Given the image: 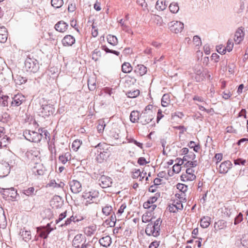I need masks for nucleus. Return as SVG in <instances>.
Masks as SVG:
<instances>
[{"mask_svg":"<svg viewBox=\"0 0 248 248\" xmlns=\"http://www.w3.org/2000/svg\"><path fill=\"white\" fill-rule=\"evenodd\" d=\"M9 143V139L4 135L0 139V148L6 147Z\"/></svg>","mask_w":248,"mask_h":248,"instance_id":"obj_35","label":"nucleus"},{"mask_svg":"<svg viewBox=\"0 0 248 248\" xmlns=\"http://www.w3.org/2000/svg\"><path fill=\"white\" fill-rule=\"evenodd\" d=\"M21 236L25 241L30 240L31 238V232L28 231H22Z\"/></svg>","mask_w":248,"mask_h":248,"instance_id":"obj_37","label":"nucleus"},{"mask_svg":"<svg viewBox=\"0 0 248 248\" xmlns=\"http://www.w3.org/2000/svg\"><path fill=\"white\" fill-rule=\"evenodd\" d=\"M97 230L96 225L93 224L84 228V232L88 236H91Z\"/></svg>","mask_w":248,"mask_h":248,"instance_id":"obj_24","label":"nucleus"},{"mask_svg":"<svg viewBox=\"0 0 248 248\" xmlns=\"http://www.w3.org/2000/svg\"><path fill=\"white\" fill-rule=\"evenodd\" d=\"M85 238V236L82 234H78L73 240V246L75 248L79 247V244L84 240Z\"/></svg>","mask_w":248,"mask_h":248,"instance_id":"obj_21","label":"nucleus"},{"mask_svg":"<svg viewBox=\"0 0 248 248\" xmlns=\"http://www.w3.org/2000/svg\"><path fill=\"white\" fill-rule=\"evenodd\" d=\"M162 220L160 218L157 219L154 222L149 223L145 228V233L148 236L157 237L160 235V225Z\"/></svg>","mask_w":248,"mask_h":248,"instance_id":"obj_1","label":"nucleus"},{"mask_svg":"<svg viewBox=\"0 0 248 248\" xmlns=\"http://www.w3.org/2000/svg\"><path fill=\"white\" fill-rule=\"evenodd\" d=\"M25 138L30 141L38 142L40 141L42 138L43 135L38 132L34 131L26 130L23 133Z\"/></svg>","mask_w":248,"mask_h":248,"instance_id":"obj_3","label":"nucleus"},{"mask_svg":"<svg viewBox=\"0 0 248 248\" xmlns=\"http://www.w3.org/2000/svg\"><path fill=\"white\" fill-rule=\"evenodd\" d=\"M243 220V214L239 213V214L235 217L234 223L236 225L241 222Z\"/></svg>","mask_w":248,"mask_h":248,"instance_id":"obj_53","label":"nucleus"},{"mask_svg":"<svg viewBox=\"0 0 248 248\" xmlns=\"http://www.w3.org/2000/svg\"><path fill=\"white\" fill-rule=\"evenodd\" d=\"M9 172V164L6 163H0V177L6 176Z\"/></svg>","mask_w":248,"mask_h":248,"instance_id":"obj_22","label":"nucleus"},{"mask_svg":"<svg viewBox=\"0 0 248 248\" xmlns=\"http://www.w3.org/2000/svg\"><path fill=\"white\" fill-rule=\"evenodd\" d=\"M170 102V95L168 93L164 94L161 99V105L163 107H167Z\"/></svg>","mask_w":248,"mask_h":248,"instance_id":"obj_30","label":"nucleus"},{"mask_svg":"<svg viewBox=\"0 0 248 248\" xmlns=\"http://www.w3.org/2000/svg\"><path fill=\"white\" fill-rule=\"evenodd\" d=\"M13 78L15 82L19 85L24 83L26 81V79H25V78L17 74L15 76H13Z\"/></svg>","mask_w":248,"mask_h":248,"instance_id":"obj_31","label":"nucleus"},{"mask_svg":"<svg viewBox=\"0 0 248 248\" xmlns=\"http://www.w3.org/2000/svg\"><path fill=\"white\" fill-rule=\"evenodd\" d=\"M147 71V67L143 64H138L135 67L134 72L140 77L144 75Z\"/></svg>","mask_w":248,"mask_h":248,"instance_id":"obj_18","label":"nucleus"},{"mask_svg":"<svg viewBox=\"0 0 248 248\" xmlns=\"http://www.w3.org/2000/svg\"><path fill=\"white\" fill-rule=\"evenodd\" d=\"M99 196V192L96 190H92L91 191H85L83 192L82 198L86 200L85 204L87 205L88 203H91L96 201V199Z\"/></svg>","mask_w":248,"mask_h":248,"instance_id":"obj_6","label":"nucleus"},{"mask_svg":"<svg viewBox=\"0 0 248 248\" xmlns=\"http://www.w3.org/2000/svg\"><path fill=\"white\" fill-rule=\"evenodd\" d=\"M76 217H74L73 216H71L69 218H68L65 221L63 226L64 225L65 226H67L70 224L72 222L73 223H75L76 222H78L80 219L78 218L75 220Z\"/></svg>","mask_w":248,"mask_h":248,"instance_id":"obj_43","label":"nucleus"},{"mask_svg":"<svg viewBox=\"0 0 248 248\" xmlns=\"http://www.w3.org/2000/svg\"><path fill=\"white\" fill-rule=\"evenodd\" d=\"M107 145L105 143L99 142L96 145L92 144V146L98 148L100 150V154L96 156V159L99 163H101L104 160H106L110 155V154L104 151L105 147Z\"/></svg>","mask_w":248,"mask_h":248,"instance_id":"obj_2","label":"nucleus"},{"mask_svg":"<svg viewBox=\"0 0 248 248\" xmlns=\"http://www.w3.org/2000/svg\"><path fill=\"white\" fill-rule=\"evenodd\" d=\"M181 167L179 165L175 164L172 167V170L174 172L178 173L181 171Z\"/></svg>","mask_w":248,"mask_h":248,"instance_id":"obj_60","label":"nucleus"},{"mask_svg":"<svg viewBox=\"0 0 248 248\" xmlns=\"http://www.w3.org/2000/svg\"><path fill=\"white\" fill-rule=\"evenodd\" d=\"M132 70V67L129 62H124L122 65V71L124 73H129Z\"/></svg>","mask_w":248,"mask_h":248,"instance_id":"obj_34","label":"nucleus"},{"mask_svg":"<svg viewBox=\"0 0 248 248\" xmlns=\"http://www.w3.org/2000/svg\"><path fill=\"white\" fill-rule=\"evenodd\" d=\"M229 72L232 74L234 72L235 65L233 63H229L228 66Z\"/></svg>","mask_w":248,"mask_h":248,"instance_id":"obj_61","label":"nucleus"},{"mask_svg":"<svg viewBox=\"0 0 248 248\" xmlns=\"http://www.w3.org/2000/svg\"><path fill=\"white\" fill-rule=\"evenodd\" d=\"M99 243L101 246L108 248L112 243L111 238L109 235L103 236L99 240Z\"/></svg>","mask_w":248,"mask_h":248,"instance_id":"obj_19","label":"nucleus"},{"mask_svg":"<svg viewBox=\"0 0 248 248\" xmlns=\"http://www.w3.org/2000/svg\"><path fill=\"white\" fill-rule=\"evenodd\" d=\"M168 26L170 31L175 33L181 32L184 28V24L181 22L173 21L170 22Z\"/></svg>","mask_w":248,"mask_h":248,"instance_id":"obj_8","label":"nucleus"},{"mask_svg":"<svg viewBox=\"0 0 248 248\" xmlns=\"http://www.w3.org/2000/svg\"><path fill=\"white\" fill-rule=\"evenodd\" d=\"M227 226V222L224 220H219L214 224V228L215 230L223 229Z\"/></svg>","mask_w":248,"mask_h":248,"instance_id":"obj_28","label":"nucleus"},{"mask_svg":"<svg viewBox=\"0 0 248 248\" xmlns=\"http://www.w3.org/2000/svg\"><path fill=\"white\" fill-rule=\"evenodd\" d=\"M101 51L98 49H95L93 50L92 54V59L95 61L98 60L99 58L101 56Z\"/></svg>","mask_w":248,"mask_h":248,"instance_id":"obj_42","label":"nucleus"},{"mask_svg":"<svg viewBox=\"0 0 248 248\" xmlns=\"http://www.w3.org/2000/svg\"><path fill=\"white\" fill-rule=\"evenodd\" d=\"M112 210V208L110 205H107L102 208V212L106 216H108L110 214Z\"/></svg>","mask_w":248,"mask_h":248,"instance_id":"obj_40","label":"nucleus"},{"mask_svg":"<svg viewBox=\"0 0 248 248\" xmlns=\"http://www.w3.org/2000/svg\"><path fill=\"white\" fill-rule=\"evenodd\" d=\"M39 132L40 134H42L43 137L46 140H50V136L49 132L45 128H41L38 129Z\"/></svg>","mask_w":248,"mask_h":248,"instance_id":"obj_36","label":"nucleus"},{"mask_svg":"<svg viewBox=\"0 0 248 248\" xmlns=\"http://www.w3.org/2000/svg\"><path fill=\"white\" fill-rule=\"evenodd\" d=\"M8 98L9 97L8 96H2L0 97V104L3 106H7Z\"/></svg>","mask_w":248,"mask_h":248,"instance_id":"obj_50","label":"nucleus"},{"mask_svg":"<svg viewBox=\"0 0 248 248\" xmlns=\"http://www.w3.org/2000/svg\"><path fill=\"white\" fill-rule=\"evenodd\" d=\"M61 197L59 196H55L50 202L51 205L53 208H58L61 207Z\"/></svg>","mask_w":248,"mask_h":248,"instance_id":"obj_25","label":"nucleus"},{"mask_svg":"<svg viewBox=\"0 0 248 248\" xmlns=\"http://www.w3.org/2000/svg\"><path fill=\"white\" fill-rule=\"evenodd\" d=\"M140 92L139 90L130 91L126 93L128 97L135 98L139 95Z\"/></svg>","mask_w":248,"mask_h":248,"instance_id":"obj_38","label":"nucleus"},{"mask_svg":"<svg viewBox=\"0 0 248 248\" xmlns=\"http://www.w3.org/2000/svg\"><path fill=\"white\" fill-rule=\"evenodd\" d=\"M160 197V193H156L155 196L151 197L145 202L143 206L144 208L148 209L150 213L153 212L156 207V205L154 204Z\"/></svg>","mask_w":248,"mask_h":248,"instance_id":"obj_5","label":"nucleus"},{"mask_svg":"<svg viewBox=\"0 0 248 248\" xmlns=\"http://www.w3.org/2000/svg\"><path fill=\"white\" fill-rule=\"evenodd\" d=\"M194 73L195 75H202L208 76V78H210V75L208 74V70L207 69H203L202 66L199 64H196L194 68Z\"/></svg>","mask_w":248,"mask_h":248,"instance_id":"obj_17","label":"nucleus"},{"mask_svg":"<svg viewBox=\"0 0 248 248\" xmlns=\"http://www.w3.org/2000/svg\"><path fill=\"white\" fill-rule=\"evenodd\" d=\"M176 186L180 192L186 193L187 190V186L185 184L179 183Z\"/></svg>","mask_w":248,"mask_h":248,"instance_id":"obj_44","label":"nucleus"},{"mask_svg":"<svg viewBox=\"0 0 248 248\" xmlns=\"http://www.w3.org/2000/svg\"><path fill=\"white\" fill-rule=\"evenodd\" d=\"M34 188L33 187H30L27 189L23 190V193L28 196H30L34 194Z\"/></svg>","mask_w":248,"mask_h":248,"instance_id":"obj_41","label":"nucleus"},{"mask_svg":"<svg viewBox=\"0 0 248 248\" xmlns=\"http://www.w3.org/2000/svg\"><path fill=\"white\" fill-rule=\"evenodd\" d=\"M81 142L79 140H75L72 144V148L74 151H77L78 149L79 148L81 145Z\"/></svg>","mask_w":248,"mask_h":248,"instance_id":"obj_46","label":"nucleus"},{"mask_svg":"<svg viewBox=\"0 0 248 248\" xmlns=\"http://www.w3.org/2000/svg\"><path fill=\"white\" fill-rule=\"evenodd\" d=\"M223 155L221 153L216 154L215 155V158L217 160L216 164L217 165L218 162H220L222 159Z\"/></svg>","mask_w":248,"mask_h":248,"instance_id":"obj_62","label":"nucleus"},{"mask_svg":"<svg viewBox=\"0 0 248 248\" xmlns=\"http://www.w3.org/2000/svg\"><path fill=\"white\" fill-rule=\"evenodd\" d=\"M183 209V204H179L178 206H175L172 203L171 205H170L168 206V210L170 212L176 213L178 210H182Z\"/></svg>","mask_w":248,"mask_h":248,"instance_id":"obj_33","label":"nucleus"},{"mask_svg":"<svg viewBox=\"0 0 248 248\" xmlns=\"http://www.w3.org/2000/svg\"><path fill=\"white\" fill-rule=\"evenodd\" d=\"M43 167L41 164H38L36 166L34 167V172H37L38 175H42L44 173V170Z\"/></svg>","mask_w":248,"mask_h":248,"instance_id":"obj_47","label":"nucleus"},{"mask_svg":"<svg viewBox=\"0 0 248 248\" xmlns=\"http://www.w3.org/2000/svg\"><path fill=\"white\" fill-rule=\"evenodd\" d=\"M232 164L230 161L227 160L221 163L218 168V171L220 173H226L231 168Z\"/></svg>","mask_w":248,"mask_h":248,"instance_id":"obj_15","label":"nucleus"},{"mask_svg":"<svg viewBox=\"0 0 248 248\" xmlns=\"http://www.w3.org/2000/svg\"><path fill=\"white\" fill-rule=\"evenodd\" d=\"M71 159L70 155L69 153H66L64 155V156H63V164H65L66 162Z\"/></svg>","mask_w":248,"mask_h":248,"instance_id":"obj_63","label":"nucleus"},{"mask_svg":"<svg viewBox=\"0 0 248 248\" xmlns=\"http://www.w3.org/2000/svg\"><path fill=\"white\" fill-rule=\"evenodd\" d=\"M51 5L55 8H59L62 6V0H51Z\"/></svg>","mask_w":248,"mask_h":248,"instance_id":"obj_45","label":"nucleus"},{"mask_svg":"<svg viewBox=\"0 0 248 248\" xmlns=\"http://www.w3.org/2000/svg\"><path fill=\"white\" fill-rule=\"evenodd\" d=\"M99 185L103 188L111 186L112 183V179L105 175H102L98 180Z\"/></svg>","mask_w":248,"mask_h":248,"instance_id":"obj_11","label":"nucleus"},{"mask_svg":"<svg viewBox=\"0 0 248 248\" xmlns=\"http://www.w3.org/2000/svg\"><path fill=\"white\" fill-rule=\"evenodd\" d=\"M193 41L196 46H199L200 44H201V39L197 35H195L193 37Z\"/></svg>","mask_w":248,"mask_h":248,"instance_id":"obj_58","label":"nucleus"},{"mask_svg":"<svg viewBox=\"0 0 248 248\" xmlns=\"http://www.w3.org/2000/svg\"><path fill=\"white\" fill-rule=\"evenodd\" d=\"M206 77L208 78V76L203 75V74L196 75V76L195 77V79L197 82H200L203 81Z\"/></svg>","mask_w":248,"mask_h":248,"instance_id":"obj_52","label":"nucleus"},{"mask_svg":"<svg viewBox=\"0 0 248 248\" xmlns=\"http://www.w3.org/2000/svg\"><path fill=\"white\" fill-rule=\"evenodd\" d=\"M70 189L74 193H78L81 191V185L79 182L77 180H73L70 182Z\"/></svg>","mask_w":248,"mask_h":248,"instance_id":"obj_14","label":"nucleus"},{"mask_svg":"<svg viewBox=\"0 0 248 248\" xmlns=\"http://www.w3.org/2000/svg\"><path fill=\"white\" fill-rule=\"evenodd\" d=\"M139 176H140V178L141 177V172L140 171V169H137V170L135 169V171H133V172L132 177L134 179H136V178H138Z\"/></svg>","mask_w":248,"mask_h":248,"instance_id":"obj_54","label":"nucleus"},{"mask_svg":"<svg viewBox=\"0 0 248 248\" xmlns=\"http://www.w3.org/2000/svg\"><path fill=\"white\" fill-rule=\"evenodd\" d=\"M25 101V97L21 93H17L13 97L10 107H18Z\"/></svg>","mask_w":248,"mask_h":248,"instance_id":"obj_10","label":"nucleus"},{"mask_svg":"<svg viewBox=\"0 0 248 248\" xmlns=\"http://www.w3.org/2000/svg\"><path fill=\"white\" fill-rule=\"evenodd\" d=\"M197 165V161L195 160L193 161H187L185 164V166L186 167L194 168Z\"/></svg>","mask_w":248,"mask_h":248,"instance_id":"obj_48","label":"nucleus"},{"mask_svg":"<svg viewBox=\"0 0 248 248\" xmlns=\"http://www.w3.org/2000/svg\"><path fill=\"white\" fill-rule=\"evenodd\" d=\"M211 218L208 216H204L201 219V226L202 228H207L210 224Z\"/></svg>","mask_w":248,"mask_h":248,"instance_id":"obj_27","label":"nucleus"},{"mask_svg":"<svg viewBox=\"0 0 248 248\" xmlns=\"http://www.w3.org/2000/svg\"><path fill=\"white\" fill-rule=\"evenodd\" d=\"M217 52L221 54H224L226 51V47L223 46H219L217 47Z\"/></svg>","mask_w":248,"mask_h":248,"instance_id":"obj_55","label":"nucleus"},{"mask_svg":"<svg viewBox=\"0 0 248 248\" xmlns=\"http://www.w3.org/2000/svg\"><path fill=\"white\" fill-rule=\"evenodd\" d=\"M175 196L177 197L180 201L186 202V197L185 193L183 192H179L175 194Z\"/></svg>","mask_w":248,"mask_h":248,"instance_id":"obj_49","label":"nucleus"},{"mask_svg":"<svg viewBox=\"0 0 248 248\" xmlns=\"http://www.w3.org/2000/svg\"><path fill=\"white\" fill-rule=\"evenodd\" d=\"M140 114L139 111L137 110L132 111L130 115V120L132 123H135L140 121Z\"/></svg>","mask_w":248,"mask_h":248,"instance_id":"obj_26","label":"nucleus"},{"mask_svg":"<svg viewBox=\"0 0 248 248\" xmlns=\"http://www.w3.org/2000/svg\"><path fill=\"white\" fill-rule=\"evenodd\" d=\"M244 32L242 27L239 28L236 31L234 36V41L237 44H240L243 40Z\"/></svg>","mask_w":248,"mask_h":248,"instance_id":"obj_16","label":"nucleus"},{"mask_svg":"<svg viewBox=\"0 0 248 248\" xmlns=\"http://www.w3.org/2000/svg\"><path fill=\"white\" fill-rule=\"evenodd\" d=\"M159 245V242H158L157 241H155L154 242H152L149 248H157Z\"/></svg>","mask_w":248,"mask_h":248,"instance_id":"obj_64","label":"nucleus"},{"mask_svg":"<svg viewBox=\"0 0 248 248\" xmlns=\"http://www.w3.org/2000/svg\"><path fill=\"white\" fill-rule=\"evenodd\" d=\"M52 222L48 223L46 227H39L37 228V233L39 236L43 238H46L48 234L54 230L53 228L51 227Z\"/></svg>","mask_w":248,"mask_h":248,"instance_id":"obj_7","label":"nucleus"},{"mask_svg":"<svg viewBox=\"0 0 248 248\" xmlns=\"http://www.w3.org/2000/svg\"><path fill=\"white\" fill-rule=\"evenodd\" d=\"M25 68L28 72L35 73L38 71L39 66L36 60L27 58L25 62Z\"/></svg>","mask_w":248,"mask_h":248,"instance_id":"obj_4","label":"nucleus"},{"mask_svg":"<svg viewBox=\"0 0 248 248\" xmlns=\"http://www.w3.org/2000/svg\"><path fill=\"white\" fill-rule=\"evenodd\" d=\"M153 108V106L152 105H149L147 106L144 108V110L142 112H147V113L151 112L154 113L152 111V109Z\"/></svg>","mask_w":248,"mask_h":248,"instance_id":"obj_59","label":"nucleus"},{"mask_svg":"<svg viewBox=\"0 0 248 248\" xmlns=\"http://www.w3.org/2000/svg\"><path fill=\"white\" fill-rule=\"evenodd\" d=\"M138 164H139L140 165H145L146 164H147L149 162H147L145 158L144 157H140L139 159H138Z\"/></svg>","mask_w":248,"mask_h":248,"instance_id":"obj_57","label":"nucleus"},{"mask_svg":"<svg viewBox=\"0 0 248 248\" xmlns=\"http://www.w3.org/2000/svg\"><path fill=\"white\" fill-rule=\"evenodd\" d=\"M107 41L109 44L115 46L118 44V39L117 37L112 35L109 34L107 36Z\"/></svg>","mask_w":248,"mask_h":248,"instance_id":"obj_32","label":"nucleus"},{"mask_svg":"<svg viewBox=\"0 0 248 248\" xmlns=\"http://www.w3.org/2000/svg\"><path fill=\"white\" fill-rule=\"evenodd\" d=\"M126 204L125 203H123L121 205L119 210H118L117 214L119 215H121L122 214V213L124 212V210L126 208Z\"/></svg>","mask_w":248,"mask_h":248,"instance_id":"obj_56","label":"nucleus"},{"mask_svg":"<svg viewBox=\"0 0 248 248\" xmlns=\"http://www.w3.org/2000/svg\"><path fill=\"white\" fill-rule=\"evenodd\" d=\"M233 46V43L232 41L230 39L228 40L227 43V46L225 47L226 50H228V52H230L232 50Z\"/></svg>","mask_w":248,"mask_h":248,"instance_id":"obj_51","label":"nucleus"},{"mask_svg":"<svg viewBox=\"0 0 248 248\" xmlns=\"http://www.w3.org/2000/svg\"><path fill=\"white\" fill-rule=\"evenodd\" d=\"M8 38V31L6 28L2 26L0 27V43L6 42Z\"/></svg>","mask_w":248,"mask_h":248,"instance_id":"obj_23","label":"nucleus"},{"mask_svg":"<svg viewBox=\"0 0 248 248\" xmlns=\"http://www.w3.org/2000/svg\"><path fill=\"white\" fill-rule=\"evenodd\" d=\"M167 6L165 0H158L155 4V8L157 10L163 11L165 10Z\"/></svg>","mask_w":248,"mask_h":248,"instance_id":"obj_29","label":"nucleus"},{"mask_svg":"<svg viewBox=\"0 0 248 248\" xmlns=\"http://www.w3.org/2000/svg\"><path fill=\"white\" fill-rule=\"evenodd\" d=\"M54 112V108L52 105H43L41 110V113L43 117H47L52 114Z\"/></svg>","mask_w":248,"mask_h":248,"instance_id":"obj_12","label":"nucleus"},{"mask_svg":"<svg viewBox=\"0 0 248 248\" xmlns=\"http://www.w3.org/2000/svg\"><path fill=\"white\" fill-rule=\"evenodd\" d=\"M170 11L172 13H177L179 9L178 5L177 3L172 2L169 6Z\"/></svg>","mask_w":248,"mask_h":248,"instance_id":"obj_39","label":"nucleus"},{"mask_svg":"<svg viewBox=\"0 0 248 248\" xmlns=\"http://www.w3.org/2000/svg\"><path fill=\"white\" fill-rule=\"evenodd\" d=\"M155 113H147V112H142L140 113V121L139 122L142 124H149L154 118Z\"/></svg>","mask_w":248,"mask_h":248,"instance_id":"obj_9","label":"nucleus"},{"mask_svg":"<svg viewBox=\"0 0 248 248\" xmlns=\"http://www.w3.org/2000/svg\"><path fill=\"white\" fill-rule=\"evenodd\" d=\"M194 170L191 168H187L186 170V174H182L181 176V180L185 181L186 179L187 181H193L196 179V175L194 174Z\"/></svg>","mask_w":248,"mask_h":248,"instance_id":"obj_13","label":"nucleus"},{"mask_svg":"<svg viewBox=\"0 0 248 248\" xmlns=\"http://www.w3.org/2000/svg\"><path fill=\"white\" fill-rule=\"evenodd\" d=\"M76 41L75 38L71 35H65L63 38V46H72L75 44Z\"/></svg>","mask_w":248,"mask_h":248,"instance_id":"obj_20","label":"nucleus"}]
</instances>
